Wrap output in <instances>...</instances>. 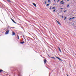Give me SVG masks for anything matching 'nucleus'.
Instances as JSON below:
<instances>
[{"mask_svg": "<svg viewBox=\"0 0 76 76\" xmlns=\"http://www.w3.org/2000/svg\"><path fill=\"white\" fill-rule=\"evenodd\" d=\"M24 42H21L20 43L21 44H23V43H24Z\"/></svg>", "mask_w": 76, "mask_h": 76, "instance_id": "9b49d317", "label": "nucleus"}, {"mask_svg": "<svg viewBox=\"0 0 76 76\" xmlns=\"http://www.w3.org/2000/svg\"><path fill=\"white\" fill-rule=\"evenodd\" d=\"M17 37H18V39H19V36L18 35H17Z\"/></svg>", "mask_w": 76, "mask_h": 76, "instance_id": "4468645a", "label": "nucleus"}, {"mask_svg": "<svg viewBox=\"0 0 76 76\" xmlns=\"http://www.w3.org/2000/svg\"><path fill=\"white\" fill-rule=\"evenodd\" d=\"M63 12V11L62 10L61 11V12Z\"/></svg>", "mask_w": 76, "mask_h": 76, "instance_id": "4c0bfd02", "label": "nucleus"}, {"mask_svg": "<svg viewBox=\"0 0 76 76\" xmlns=\"http://www.w3.org/2000/svg\"><path fill=\"white\" fill-rule=\"evenodd\" d=\"M54 1H55V0H54Z\"/></svg>", "mask_w": 76, "mask_h": 76, "instance_id": "58836bf2", "label": "nucleus"}, {"mask_svg": "<svg viewBox=\"0 0 76 76\" xmlns=\"http://www.w3.org/2000/svg\"><path fill=\"white\" fill-rule=\"evenodd\" d=\"M3 70L1 69L0 70V72H3Z\"/></svg>", "mask_w": 76, "mask_h": 76, "instance_id": "f8f14e48", "label": "nucleus"}, {"mask_svg": "<svg viewBox=\"0 0 76 76\" xmlns=\"http://www.w3.org/2000/svg\"><path fill=\"white\" fill-rule=\"evenodd\" d=\"M66 75L67 76H69V75H67V74H66Z\"/></svg>", "mask_w": 76, "mask_h": 76, "instance_id": "f704fd0d", "label": "nucleus"}, {"mask_svg": "<svg viewBox=\"0 0 76 76\" xmlns=\"http://www.w3.org/2000/svg\"><path fill=\"white\" fill-rule=\"evenodd\" d=\"M46 3H47V1H45V4H46Z\"/></svg>", "mask_w": 76, "mask_h": 76, "instance_id": "4be33fe9", "label": "nucleus"}, {"mask_svg": "<svg viewBox=\"0 0 76 76\" xmlns=\"http://www.w3.org/2000/svg\"><path fill=\"white\" fill-rule=\"evenodd\" d=\"M18 76H20V74H18Z\"/></svg>", "mask_w": 76, "mask_h": 76, "instance_id": "b1692460", "label": "nucleus"}, {"mask_svg": "<svg viewBox=\"0 0 76 76\" xmlns=\"http://www.w3.org/2000/svg\"><path fill=\"white\" fill-rule=\"evenodd\" d=\"M13 22H14V23H16V22H15V21H14V20H13Z\"/></svg>", "mask_w": 76, "mask_h": 76, "instance_id": "9d476101", "label": "nucleus"}, {"mask_svg": "<svg viewBox=\"0 0 76 76\" xmlns=\"http://www.w3.org/2000/svg\"><path fill=\"white\" fill-rule=\"evenodd\" d=\"M12 28H15V27H12Z\"/></svg>", "mask_w": 76, "mask_h": 76, "instance_id": "c9c22d12", "label": "nucleus"}, {"mask_svg": "<svg viewBox=\"0 0 76 76\" xmlns=\"http://www.w3.org/2000/svg\"><path fill=\"white\" fill-rule=\"evenodd\" d=\"M67 1H69V0H67Z\"/></svg>", "mask_w": 76, "mask_h": 76, "instance_id": "2f4dec72", "label": "nucleus"}, {"mask_svg": "<svg viewBox=\"0 0 76 76\" xmlns=\"http://www.w3.org/2000/svg\"><path fill=\"white\" fill-rule=\"evenodd\" d=\"M51 58H54V59L55 58H54V57H51Z\"/></svg>", "mask_w": 76, "mask_h": 76, "instance_id": "dca6fc26", "label": "nucleus"}, {"mask_svg": "<svg viewBox=\"0 0 76 76\" xmlns=\"http://www.w3.org/2000/svg\"><path fill=\"white\" fill-rule=\"evenodd\" d=\"M7 1H9V2H10V0H7Z\"/></svg>", "mask_w": 76, "mask_h": 76, "instance_id": "2eb2a0df", "label": "nucleus"}, {"mask_svg": "<svg viewBox=\"0 0 76 76\" xmlns=\"http://www.w3.org/2000/svg\"><path fill=\"white\" fill-rule=\"evenodd\" d=\"M69 5H70V4H68V5H67V7H69Z\"/></svg>", "mask_w": 76, "mask_h": 76, "instance_id": "6e6552de", "label": "nucleus"}, {"mask_svg": "<svg viewBox=\"0 0 76 76\" xmlns=\"http://www.w3.org/2000/svg\"><path fill=\"white\" fill-rule=\"evenodd\" d=\"M62 2H63V0L62 1H61L60 2V3H62Z\"/></svg>", "mask_w": 76, "mask_h": 76, "instance_id": "f3484780", "label": "nucleus"}, {"mask_svg": "<svg viewBox=\"0 0 76 76\" xmlns=\"http://www.w3.org/2000/svg\"><path fill=\"white\" fill-rule=\"evenodd\" d=\"M15 35V33L13 32V31H12V35Z\"/></svg>", "mask_w": 76, "mask_h": 76, "instance_id": "39448f33", "label": "nucleus"}, {"mask_svg": "<svg viewBox=\"0 0 76 76\" xmlns=\"http://www.w3.org/2000/svg\"><path fill=\"white\" fill-rule=\"evenodd\" d=\"M12 21H13V19H12Z\"/></svg>", "mask_w": 76, "mask_h": 76, "instance_id": "72a5a7b5", "label": "nucleus"}, {"mask_svg": "<svg viewBox=\"0 0 76 76\" xmlns=\"http://www.w3.org/2000/svg\"><path fill=\"white\" fill-rule=\"evenodd\" d=\"M60 0H58L57 1V2H58V1H60Z\"/></svg>", "mask_w": 76, "mask_h": 76, "instance_id": "412c9836", "label": "nucleus"}, {"mask_svg": "<svg viewBox=\"0 0 76 76\" xmlns=\"http://www.w3.org/2000/svg\"><path fill=\"white\" fill-rule=\"evenodd\" d=\"M64 3H65V2H62L61 3V4H64Z\"/></svg>", "mask_w": 76, "mask_h": 76, "instance_id": "1a4fd4ad", "label": "nucleus"}, {"mask_svg": "<svg viewBox=\"0 0 76 76\" xmlns=\"http://www.w3.org/2000/svg\"><path fill=\"white\" fill-rule=\"evenodd\" d=\"M71 19H72V18H70L69 20H71Z\"/></svg>", "mask_w": 76, "mask_h": 76, "instance_id": "aec40b11", "label": "nucleus"}, {"mask_svg": "<svg viewBox=\"0 0 76 76\" xmlns=\"http://www.w3.org/2000/svg\"><path fill=\"white\" fill-rule=\"evenodd\" d=\"M33 4V5H34V6H35V7H37V6L36 5V4L34 3H32Z\"/></svg>", "mask_w": 76, "mask_h": 76, "instance_id": "20e7f679", "label": "nucleus"}, {"mask_svg": "<svg viewBox=\"0 0 76 76\" xmlns=\"http://www.w3.org/2000/svg\"><path fill=\"white\" fill-rule=\"evenodd\" d=\"M58 48L59 50L60 51V52H61V49H60V48L59 47H58Z\"/></svg>", "mask_w": 76, "mask_h": 76, "instance_id": "423d86ee", "label": "nucleus"}, {"mask_svg": "<svg viewBox=\"0 0 76 76\" xmlns=\"http://www.w3.org/2000/svg\"><path fill=\"white\" fill-rule=\"evenodd\" d=\"M44 64H45V63H47V60L45 59L44 60Z\"/></svg>", "mask_w": 76, "mask_h": 76, "instance_id": "f03ea898", "label": "nucleus"}, {"mask_svg": "<svg viewBox=\"0 0 76 76\" xmlns=\"http://www.w3.org/2000/svg\"><path fill=\"white\" fill-rule=\"evenodd\" d=\"M68 76H69V75H68Z\"/></svg>", "mask_w": 76, "mask_h": 76, "instance_id": "ea45409f", "label": "nucleus"}, {"mask_svg": "<svg viewBox=\"0 0 76 76\" xmlns=\"http://www.w3.org/2000/svg\"><path fill=\"white\" fill-rule=\"evenodd\" d=\"M66 17H65V18H64V20H65L66 19Z\"/></svg>", "mask_w": 76, "mask_h": 76, "instance_id": "a878e982", "label": "nucleus"}, {"mask_svg": "<svg viewBox=\"0 0 76 76\" xmlns=\"http://www.w3.org/2000/svg\"><path fill=\"white\" fill-rule=\"evenodd\" d=\"M55 11H56V10H53V12H54Z\"/></svg>", "mask_w": 76, "mask_h": 76, "instance_id": "c85d7f7f", "label": "nucleus"}, {"mask_svg": "<svg viewBox=\"0 0 76 76\" xmlns=\"http://www.w3.org/2000/svg\"><path fill=\"white\" fill-rule=\"evenodd\" d=\"M55 5V4H53V5Z\"/></svg>", "mask_w": 76, "mask_h": 76, "instance_id": "e433bc0d", "label": "nucleus"}, {"mask_svg": "<svg viewBox=\"0 0 76 76\" xmlns=\"http://www.w3.org/2000/svg\"><path fill=\"white\" fill-rule=\"evenodd\" d=\"M56 21L57 22V23H58V24H59V25H61L60 23V22H59V21H57V20H56Z\"/></svg>", "mask_w": 76, "mask_h": 76, "instance_id": "7ed1b4c3", "label": "nucleus"}, {"mask_svg": "<svg viewBox=\"0 0 76 76\" xmlns=\"http://www.w3.org/2000/svg\"><path fill=\"white\" fill-rule=\"evenodd\" d=\"M56 58H58L59 57H56Z\"/></svg>", "mask_w": 76, "mask_h": 76, "instance_id": "bb28decb", "label": "nucleus"}, {"mask_svg": "<svg viewBox=\"0 0 76 76\" xmlns=\"http://www.w3.org/2000/svg\"><path fill=\"white\" fill-rule=\"evenodd\" d=\"M51 9V7H50V9Z\"/></svg>", "mask_w": 76, "mask_h": 76, "instance_id": "473e14b6", "label": "nucleus"}, {"mask_svg": "<svg viewBox=\"0 0 76 76\" xmlns=\"http://www.w3.org/2000/svg\"><path fill=\"white\" fill-rule=\"evenodd\" d=\"M75 18V17H73L72 18V19H74V18Z\"/></svg>", "mask_w": 76, "mask_h": 76, "instance_id": "6ab92c4d", "label": "nucleus"}, {"mask_svg": "<svg viewBox=\"0 0 76 76\" xmlns=\"http://www.w3.org/2000/svg\"><path fill=\"white\" fill-rule=\"evenodd\" d=\"M55 9V8L54 7H53V8H52V9Z\"/></svg>", "mask_w": 76, "mask_h": 76, "instance_id": "5701e85b", "label": "nucleus"}, {"mask_svg": "<svg viewBox=\"0 0 76 76\" xmlns=\"http://www.w3.org/2000/svg\"><path fill=\"white\" fill-rule=\"evenodd\" d=\"M48 2H50V0H48Z\"/></svg>", "mask_w": 76, "mask_h": 76, "instance_id": "a211bd4d", "label": "nucleus"}, {"mask_svg": "<svg viewBox=\"0 0 76 76\" xmlns=\"http://www.w3.org/2000/svg\"><path fill=\"white\" fill-rule=\"evenodd\" d=\"M56 58H58L59 57H56Z\"/></svg>", "mask_w": 76, "mask_h": 76, "instance_id": "cd10ccee", "label": "nucleus"}, {"mask_svg": "<svg viewBox=\"0 0 76 76\" xmlns=\"http://www.w3.org/2000/svg\"><path fill=\"white\" fill-rule=\"evenodd\" d=\"M9 34V30L5 32V34Z\"/></svg>", "mask_w": 76, "mask_h": 76, "instance_id": "f257e3e1", "label": "nucleus"}, {"mask_svg": "<svg viewBox=\"0 0 76 76\" xmlns=\"http://www.w3.org/2000/svg\"><path fill=\"white\" fill-rule=\"evenodd\" d=\"M60 9H63V8H61Z\"/></svg>", "mask_w": 76, "mask_h": 76, "instance_id": "393cba45", "label": "nucleus"}, {"mask_svg": "<svg viewBox=\"0 0 76 76\" xmlns=\"http://www.w3.org/2000/svg\"><path fill=\"white\" fill-rule=\"evenodd\" d=\"M66 12V10H65V11H64V12Z\"/></svg>", "mask_w": 76, "mask_h": 76, "instance_id": "c756f323", "label": "nucleus"}, {"mask_svg": "<svg viewBox=\"0 0 76 76\" xmlns=\"http://www.w3.org/2000/svg\"><path fill=\"white\" fill-rule=\"evenodd\" d=\"M49 5H50V4H48L47 5V6H49Z\"/></svg>", "mask_w": 76, "mask_h": 76, "instance_id": "ddd939ff", "label": "nucleus"}, {"mask_svg": "<svg viewBox=\"0 0 76 76\" xmlns=\"http://www.w3.org/2000/svg\"><path fill=\"white\" fill-rule=\"evenodd\" d=\"M59 60H61V61H62V60L61 59H60L59 57L58 58V59Z\"/></svg>", "mask_w": 76, "mask_h": 76, "instance_id": "0eeeda50", "label": "nucleus"}, {"mask_svg": "<svg viewBox=\"0 0 76 76\" xmlns=\"http://www.w3.org/2000/svg\"><path fill=\"white\" fill-rule=\"evenodd\" d=\"M62 18H63V16H62Z\"/></svg>", "mask_w": 76, "mask_h": 76, "instance_id": "7c9ffc66", "label": "nucleus"}]
</instances>
